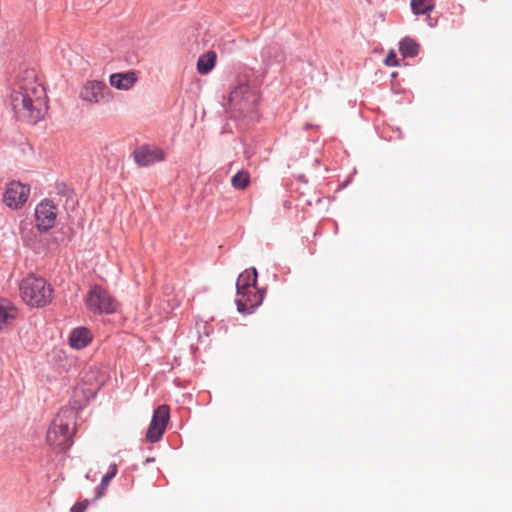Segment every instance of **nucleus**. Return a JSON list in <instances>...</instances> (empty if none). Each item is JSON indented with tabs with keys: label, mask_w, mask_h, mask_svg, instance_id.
Instances as JSON below:
<instances>
[{
	"label": "nucleus",
	"mask_w": 512,
	"mask_h": 512,
	"mask_svg": "<svg viewBox=\"0 0 512 512\" xmlns=\"http://www.w3.org/2000/svg\"><path fill=\"white\" fill-rule=\"evenodd\" d=\"M133 157L137 165L147 167L163 161L165 159V153L156 146L142 145L135 149Z\"/></svg>",
	"instance_id": "11"
},
{
	"label": "nucleus",
	"mask_w": 512,
	"mask_h": 512,
	"mask_svg": "<svg viewBox=\"0 0 512 512\" xmlns=\"http://www.w3.org/2000/svg\"><path fill=\"white\" fill-rule=\"evenodd\" d=\"M399 50L404 57H415L419 52V45L411 38H404L399 43Z\"/></svg>",
	"instance_id": "18"
},
{
	"label": "nucleus",
	"mask_w": 512,
	"mask_h": 512,
	"mask_svg": "<svg viewBox=\"0 0 512 512\" xmlns=\"http://www.w3.org/2000/svg\"><path fill=\"white\" fill-rule=\"evenodd\" d=\"M250 184V175L245 170L238 171L232 178H231V185L238 190H243L248 187Z\"/></svg>",
	"instance_id": "20"
},
{
	"label": "nucleus",
	"mask_w": 512,
	"mask_h": 512,
	"mask_svg": "<svg viewBox=\"0 0 512 512\" xmlns=\"http://www.w3.org/2000/svg\"><path fill=\"white\" fill-rule=\"evenodd\" d=\"M252 76V71L239 75L228 95L226 108L234 116L253 112L258 103L256 86L251 83Z\"/></svg>",
	"instance_id": "2"
},
{
	"label": "nucleus",
	"mask_w": 512,
	"mask_h": 512,
	"mask_svg": "<svg viewBox=\"0 0 512 512\" xmlns=\"http://www.w3.org/2000/svg\"><path fill=\"white\" fill-rule=\"evenodd\" d=\"M10 105L19 120L34 124L43 117L45 89L37 82L33 70H27L25 76L15 84Z\"/></svg>",
	"instance_id": "1"
},
{
	"label": "nucleus",
	"mask_w": 512,
	"mask_h": 512,
	"mask_svg": "<svg viewBox=\"0 0 512 512\" xmlns=\"http://www.w3.org/2000/svg\"><path fill=\"white\" fill-rule=\"evenodd\" d=\"M257 270L252 267L242 272L236 283L237 310L240 313H252L255 308L261 305L263 293L257 289Z\"/></svg>",
	"instance_id": "3"
},
{
	"label": "nucleus",
	"mask_w": 512,
	"mask_h": 512,
	"mask_svg": "<svg viewBox=\"0 0 512 512\" xmlns=\"http://www.w3.org/2000/svg\"><path fill=\"white\" fill-rule=\"evenodd\" d=\"M57 208L48 199L40 202L35 208L36 227L40 231H48L56 222Z\"/></svg>",
	"instance_id": "9"
},
{
	"label": "nucleus",
	"mask_w": 512,
	"mask_h": 512,
	"mask_svg": "<svg viewBox=\"0 0 512 512\" xmlns=\"http://www.w3.org/2000/svg\"><path fill=\"white\" fill-rule=\"evenodd\" d=\"M29 192V187L20 182L13 181L8 184L3 201L8 207L19 209L27 201Z\"/></svg>",
	"instance_id": "10"
},
{
	"label": "nucleus",
	"mask_w": 512,
	"mask_h": 512,
	"mask_svg": "<svg viewBox=\"0 0 512 512\" xmlns=\"http://www.w3.org/2000/svg\"><path fill=\"white\" fill-rule=\"evenodd\" d=\"M92 340V333L86 327H78L74 329L69 337L72 348L82 349L86 347Z\"/></svg>",
	"instance_id": "13"
},
{
	"label": "nucleus",
	"mask_w": 512,
	"mask_h": 512,
	"mask_svg": "<svg viewBox=\"0 0 512 512\" xmlns=\"http://www.w3.org/2000/svg\"><path fill=\"white\" fill-rule=\"evenodd\" d=\"M169 421V407L161 405L154 410L151 423L146 433V439L150 443H156L165 432L167 423Z\"/></svg>",
	"instance_id": "8"
},
{
	"label": "nucleus",
	"mask_w": 512,
	"mask_h": 512,
	"mask_svg": "<svg viewBox=\"0 0 512 512\" xmlns=\"http://www.w3.org/2000/svg\"><path fill=\"white\" fill-rule=\"evenodd\" d=\"M384 63L387 66H397V65H399L396 53L394 51H390V53L385 58Z\"/></svg>",
	"instance_id": "21"
},
{
	"label": "nucleus",
	"mask_w": 512,
	"mask_h": 512,
	"mask_svg": "<svg viewBox=\"0 0 512 512\" xmlns=\"http://www.w3.org/2000/svg\"><path fill=\"white\" fill-rule=\"evenodd\" d=\"M136 81L137 77L133 71L113 73L109 77V82L112 87L124 91L131 89L135 85Z\"/></svg>",
	"instance_id": "12"
},
{
	"label": "nucleus",
	"mask_w": 512,
	"mask_h": 512,
	"mask_svg": "<svg viewBox=\"0 0 512 512\" xmlns=\"http://www.w3.org/2000/svg\"><path fill=\"white\" fill-rule=\"evenodd\" d=\"M410 5L415 15L428 14L435 7L434 0H411Z\"/></svg>",
	"instance_id": "19"
},
{
	"label": "nucleus",
	"mask_w": 512,
	"mask_h": 512,
	"mask_svg": "<svg viewBox=\"0 0 512 512\" xmlns=\"http://www.w3.org/2000/svg\"><path fill=\"white\" fill-rule=\"evenodd\" d=\"M88 501L78 502L71 507V512H84L87 508Z\"/></svg>",
	"instance_id": "22"
},
{
	"label": "nucleus",
	"mask_w": 512,
	"mask_h": 512,
	"mask_svg": "<svg viewBox=\"0 0 512 512\" xmlns=\"http://www.w3.org/2000/svg\"><path fill=\"white\" fill-rule=\"evenodd\" d=\"M80 98L91 104L108 103L112 100V92L102 81H87L81 91Z\"/></svg>",
	"instance_id": "7"
},
{
	"label": "nucleus",
	"mask_w": 512,
	"mask_h": 512,
	"mask_svg": "<svg viewBox=\"0 0 512 512\" xmlns=\"http://www.w3.org/2000/svg\"><path fill=\"white\" fill-rule=\"evenodd\" d=\"M17 315L16 308L7 299H0V330L11 324Z\"/></svg>",
	"instance_id": "14"
},
{
	"label": "nucleus",
	"mask_w": 512,
	"mask_h": 512,
	"mask_svg": "<svg viewBox=\"0 0 512 512\" xmlns=\"http://www.w3.org/2000/svg\"><path fill=\"white\" fill-rule=\"evenodd\" d=\"M75 412L71 408H62L54 418L47 432V442L61 451L69 449L74 433Z\"/></svg>",
	"instance_id": "4"
},
{
	"label": "nucleus",
	"mask_w": 512,
	"mask_h": 512,
	"mask_svg": "<svg viewBox=\"0 0 512 512\" xmlns=\"http://www.w3.org/2000/svg\"><path fill=\"white\" fill-rule=\"evenodd\" d=\"M22 300L31 307H43L50 303L53 290L41 277L29 275L19 285Z\"/></svg>",
	"instance_id": "5"
},
{
	"label": "nucleus",
	"mask_w": 512,
	"mask_h": 512,
	"mask_svg": "<svg viewBox=\"0 0 512 512\" xmlns=\"http://www.w3.org/2000/svg\"><path fill=\"white\" fill-rule=\"evenodd\" d=\"M262 60L268 64L280 62L283 60L281 47L277 43H271L265 46L261 51Z\"/></svg>",
	"instance_id": "16"
},
{
	"label": "nucleus",
	"mask_w": 512,
	"mask_h": 512,
	"mask_svg": "<svg viewBox=\"0 0 512 512\" xmlns=\"http://www.w3.org/2000/svg\"><path fill=\"white\" fill-rule=\"evenodd\" d=\"M86 305L91 312L97 314H110L117 308L116 300L107 290L98 285L90 289L86 298Z\"/></svg>",
	"instance_id": "6"
},
{
	"label": "nucleus",
	"mask_w": 512,
	"mask_h": 512,
	"mask_svg": "<svg viewBox=\"0 0 512 512\" xmlns=\"http://www.w3.org/2000/svg\"><path fill=\"white\" fill-rule=\"evenodd\" d=\"M117 474V465L111 464L109 467V471L102 477L101 483L96 487V495L94 500L102 497L109 485V482L116 476Z\"/></svg>",
	"instance_id": "17"
},
{
	"label": "nucleus",
	"mask_w": 512,
	"mask_h": 512,
	"mask_svg": "<svg viewBox=\"0 0 512 512\" xmlns=\"http://www.w3.org/2000/svg\"><path fill=\"white\" fill-rule=\"evenodd\" d=\"M217 55L215 51H208L201 55L197 61V71L201 75L208 74L216 64Z\"/></svg>",
	"instance_id": "15"
}]
</instances>
